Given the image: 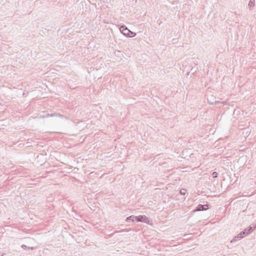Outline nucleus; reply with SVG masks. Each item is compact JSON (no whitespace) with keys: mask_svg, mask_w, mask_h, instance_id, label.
Wrapping results in <instances>:
<instances>
[{"mask_svg":"<svg viewBox=\"0 0 256 256\" xmlns=\"http://www.w3.org/2000/svg\"><path fill=\"white\" fill-rule=\"evenodd\" d=\"M120 32H122V33L126 36L127 35H128V32H130V30L125 26H122L120 28Z\"/></svg>","mask_w":256,"mask_h":256,"instance_id":"f03ea898","label":"nucleus"},{"mask_svg":"<svg viewBox=\"0 0 256 256\" xmlns=\"http://www.w3.org/2000/svg\"><path fill=\"white\" fill-rule=\"evenodd\" d=\"M136 221L143 222L148 224H150V222H152L151 220H150L149 219V218L146 216H136Z\"/></svg>","mask_w":256,"mask_h":256,"instance_id":"f257e3e1","label":"nucleus"},{"mask_svg":"<svg viewBox=\"0 0 256 256\" xmlns=\"http://www.w3.org/2000/svg\"><path fill=\"white\" fill-rule=\"evenodd\" d=\"M29 248V249H30V248L31 250H33L34 248H33V247H31V248H30V247H29V248Z\"/></svg>","mask_w":256,"mask_h":256,"instance_id":"2eb2a0df","label":"nucleus"},{"mask_svg":"<svg viewBox=\"0 0 256 256\" xmlns=\"http://www.w3.org/2000/svg\"><path fill=\"white\" fill-rule=\"evenodd\" d=\"M254 6V0H250L248 4L250 9H252Z\"/></svg>","mask_w":256,"mask_h":256,"instance_id":"0eeeda50","label":"nucleus"},{"mask_svg":"<svg viewBox=\"0 0 256 256\" xmlns=\"http://www.w3.org/2000/svg\"><path fill=\"white\" fill-rule=\"evenodd\" d=\"M208 208V205H202V204H198L196 208V211H202L206 210Z\"/></svg>","mask_w":256,"mask_h":256,"instance_id":"20e7f679","label":"nucleus"},{"mask_svg":"<svg viewBox=\"0 0 256 256\" xmlns=\"http://www.w3.org/2000/svg\"><path fill=\"white\" fill-rule=\"evenodd\" d=\"M212 176L214 178H216L218 177V173L216 172H214L212 174Z\"/></svg>","mask_w":256,"mask_h":256,"instance_id":"9b49d317","label":"nucleus"},{"mask_svg":"<svg viewBox=\"0 0 256 256\" xmlns=\"http://www.w3.org/2000/svg\"><path fill=\"white\" fill-rule=\"evenodd\" d=\"M246 234V230L241 232L237 236H235L232 240L231 242H234L236 240V238L241 239L244 238V235Z\"/></svg>","mask_w":256,"mask_h":256,"instance_id":"7ed1b4c3","label":"nucleus"},{"mask_svg":"<svg viewBox=\"0 0 256 256\" xmlns=\"http://www.w3.org/2000/svg\"><path fill=\"white\" fill-rule=\"evenodd\" d=\"M126 221L127 222H134L135 221H136V216H128L126 218Z\"/></svg>","mask_w":256,"mask_h":256,"instance_id":"39448f33","label":"nucleus"},{"mask_svg":"<svg viewBox=\"0 0 256 256\" xmlns=\"http://www.w3.org/2000/svg\"><path fill=\"white\" fill-rule=\"evenodd\" d=\"M136 35V34L135 32H134L130 30V32H128V35H127L126 37L129 38H132L134 37Z\"/></svg>","mask_w":256,"mask_h":256,"instance_id":"1a4fd4ad","label":"nucleus"},{"mask_svg":"<svg viewBox=\"0 0 256 256\" xmlns=\"http://www.w3.org/2000/svg\"><path fill=\"white\" fill-rule=\"evenodd\" d=\"M210 104H214V102H210ZM217 103H219V102H218V101H216V102H214V104H217Z\"/></svg>","mask_w":256,"mask_h":256,"instance_id":"ddd939ff","label":"nucleus"},{"mask_svg":"<svg viewBox=\"0 0 256 256\" xmlns=\"http://www.w3.org/2000/svg\"><path fill=\"white\" fill-rule=\"evenodd\" d=\"M186 192V190L184 188H182L180 190V194L182 195H184Z\"/></svg>","mask_w":256,"mask_h":256,"instance_id":"9d476101","label":"nucleus"},{"mask_svg":"<svg viewBox=\"0 0 256 256\" xmlns=\"http://www.w3.org/2000/svg\"><path fill=\"white\" fill-rule=\"evenodd\" d=\"M49 116H52V117H53V116H62L60 114H56V113H54V114H46V115L43 116V118H47V117H49Z\"/></svg>","mask_w":256,"mask_h":256,"instance_id":"423d86ee","label":"nucleus"},{"mask_svg":"<svg viewBox=\"0 0 256 256\" xmlns=\"http://www.w3.org/2000/svg\"><path fill=\"white\" fill-rule=\"evenodd\" d=\"M256 228V224L254 226V228L252 227V226H250L248 228V232H246V234H250L251 232H252L254 230V228Z\"/></svg>","mask_w":256,"mask_h":256,"instance_id":"6e6552de","label":"nucleus"},{"mask_svg":"<svg viewBox=\"0 0 256 256\" xmlns=\"http://www.w3.org/2000/svg\"><path fill=\"white\" fill-rule=\"evenodd\" d=\"M248 228L245 229V230H246V234H245V235H247V234H246V232H248Z\"/></svg>","mask_w":256,"mask_h":256,"instance_id":"4468645a","label":"nucleus"},{"mask_svg":"<svg viewBox=\"0 0 256 256\" xmlns=\"http://www.w3.org/2000/svg\"><path fill=\"white\" fill-rule=\"evenodd\" d=\"M22 248H27L26 246L24 245V244H22Z\"/></svg>","mask_w":256,"mask_h":256,"instance_id":"f8f14e48","label":"nucleus"}]
</instances>
